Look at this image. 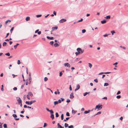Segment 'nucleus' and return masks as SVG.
<instances>
[{"label": "nucleus", "instance_id": "obj_1", "mask_svg": "<svg viewBox=\"0 0 128 128\" xmlns=\"http://www.w3.org/2000/svg\"><path fill=\"white\" fill-rule=\"evenodd\" d=\"M36 102L35 100H31L30 102H29L28 101H26L25 102V103L27 104L28 105H31L33 103H34Z\"/></svg>", "mask_w": 128, "mask_h": 128}, {"label": "nucleus", "instance_id": "obj_2", "mask_svg": "<svg viewBox=\"0 0 128 128\" xmlns=\"http://www.w3.org/2000/svg\"><path fill=\"white\" fill-rule=\"evenodd\" d=\"M102 107V105H100L99 104H98L97 105H96L95 108V110H96V108L98 109V110H100V109H101Z\"/></svg>", "mask_w": 128, "mask_h": 128}, {"label": "nucleus", "instance_id": "obj_3", "mask_svg": "<svg viewBox=\"0 0 128 128\" xmlns=\"http://www.w3.org/2000/svg\"><path fill=\"white\" fill-rule=\"evenodd\" d=\"M16 99L18 104H20V103L22 102V100L20 97H16Z\"/></svg>", "mask_w": 128, "mask_h": 128}, {"label": "nucleus", "instance_id": "obj_4", "mask_svg": "<svg viewBox=\"0 0 128 128\" xmlns=\"http://www.w3.org/2000/svg\"><path fill=\"white\" fill-rule=\"evenodd\" d=\"M66 19L62 18L59 21L60 23H62L64 22H65L66 21Z\"/></svg>", "mask_w": 128, "mask_h": 128}, {"label": "nucleus", "instance_id": "obj_5", "mask_svg": "<svg viewBox=\"0 0 128 128\" xmlns=\"http://www.w3.org/2000/svg\"><path fill=\"white\" fill-rule=\"evenodd\" d=\"M74 96V94L73 93H72L70 94V98L73 99Z\"/></svg>", "mask_w": 128, "mask_h": 128}, {"label": "nucleus", "instance_id": "obj_6", "mask_svg": "<svg viewBox=\"0 0 128 128\" xmlns=\"http://www.w3.org/2000/svg\"><path fill=\"white\" fill-rule=\"evenodd\" d=\"M80 86L79 84H78L76 85V88L75 89V91L78 90L80 88Z\"/></svg>", "mask_w": 128, "mask_h": 128}, {"label": "nucleus", "instance_id": "obj_7", "mask_svg": "<svg viewBox=\"0 0 128 128\" xmlns=\"http://www.w3.org/2000/svg\"><path fill=\"white\" fill-rule=\"evenodd\" d=\"M64 66H67L70 68V65L68 63H65L64 64Z\"/></svg>", "mask_w": 128, "mask_h": 128}, {"label": "nucleus", "instance_id": "obj_8", "mask_svg": "<svg viewBox=\"0 0 128 128\" xmlns=\"http://www.w3.org/2000/svg\"><path fill=\"white\" fill-rule=\"evenodd\" d=\"M58 128H64V127H62L60 125L59 123H58L57 124Z\"/></svg>", "mask_w": 128, "mask_h": 128}, {"label": "nucleus", "instance_id": "obj_9", "mask_svg": "<svg viewBox=\"0 0 128 128\" xmlns=\"http://www.w3.org/2000/svg\"><path fill=\"white\" fill-rule=\"evenodd\" d=\"M60 99L62 100H60V99L58 100V103H60L62 101H63L64 100V98H61Z\"/></svg>", "mask_w": 128, "mask_h": 128}, {"label": "nucleus", "instance_id": "obj_10", "mask_svg": "<svg viewBox=\"0 0 128 128\" xmlns=\"http://www.w3.org/2000/svg\"><path fill=\"white\" fill-rule=\"evenodd\" d=\"M58 27L57 26H55L53 27L52 28V31H54V30L55 29L56 30L58 29Z\"/></svg>", "mask_w": 128, "mask_h": 128}, {"label": "nucleus", "instance_id": "obj_11", "mask_svg": "<svg viewBox=\"0 0 128 128\" xmlns=\"http://www.w3.org/2000/svg\"><path fill=\"white\" fill-rule=\"evenodd\" d=\"M46 38H48V39L50 40H52L54 39V38L52 37H50L48 36H47L46 37Z\"/></svg>", "mask_w": 128, "mask_h": 128}, {"label": "nucleus", "instance_id": "obj_12", "mask_svg": "<svg viewBox=\"0 0 128 128\" xmlns=\"http://www.w3.org/2000/svg\"><path fill=\"white\" fill-rule=\"evenodd\" d=\"M28 94L31 96H33L31 92H29L28 93Z\"/></svg>", "mask_w": 128, "mask_h": 128}, {"label": "nucleus", "instance_id": "obj_13", "mask_svg": "<svg viewBox=\"0 0 128 128\" xmlns=\"http://www.w3.org/2000/svg\"><path fill=\"white\" fill-rule=\"evenodd\" d=\"M30 19V18L29 16L27 17L26 18V21L29 20Z\"/></svg>", "mask_w": 128, "mask_h": 128}, {"label": "nucleus", "instance_id": "obj_14", "mask_svg": "<svg viewBox=\"0 0 128 128\" xmlns=\"http://www.w3.org/2000/svg\"><path fill=\"white\" fill-rule=\"evenodd\" d=\"M91 111L90 110H86L84 111V113L85 114H88Z\"/></svg>", "mask_w": 128, "mask_h": 128}, {"label": "nucleus", "instance_id": "obj_15", "mask_svg": "<svg viewBox=\"0 0 128 128\" xmlns=\"http://www.w3.org/2000/svg\"><path fill=\"white\" fill-rule=\"evenodd\" d=\"M59 46L58 44L57 43H56L54 44V46L55 47L58 46Z\"/></svg>", "mask_w": 128, "mask_h": 128}, {"label": "nucleus", "instance_id": "obj_16", "mask_svg": "<svg viewBox=\"0 0 128 128\" xmlns=\"http://www.w3.org/2000/svg\"><path fill=\"white\" fill-rule=\"evenodd\" d=\"M50 117L52 118V119H53L54 118V117L53 114H51Z\"/></svg>", "mask_w": 128, "mask_h": 128}, {"label": "nucleus", "instance_id": "obj_17", "mask_svg": "<svg viewBox=\"0 0 128 128\" xmlns=\"http://www.w3.org/2000/svg\"><path fill=\"white\" fill-rule=\"evenodd\" d=\"M84 52V50H82L81 49V50H80V52H78V53H79L80 54H81L83 52Z\"/></svg>", "mask_w": 128, "mask_h": 128}, {"label": "nucleus", "instance_id": "obj_18", "mask_svg": "<svg viewBox=\"0 0 128 128\" xmlns=\"http://www.w3.org/2000/svg\"><path fill=\"white\" fill-rule=\"evenodd\" d=\"M101 22L102 24H104L106 23V20H103L101 21Z\"/></svg>", "mask_w": 128, "mask_h": 128}, {"label": "nucleus", "instance_id": "obj_19", "mask_svg": "<svg viewBox=\"0 0 128 128\" xmlns=\"http://www.w3.org/2000/svg\"><path fill=\"white\" fill-rule=\"evenodd\" d=\"M32 80V78L31 77H30L29 79V82L28 83L29 84H30V82H31V80Z\"/></svg>", "mask_w": 128, "mask_h": 128}, {"label": "nucleus", "instance_id": "obj_20", "mask_svg": "<svg viewBox=\"0 0 128 128\" xmlns=\"http://www.w3.org/2000/svg\"><path fill=\"white\" fill-rule=\"evenodd\" d=\"M88 64L89 65V67H90V68H91L92 66V64L90 63H88Z\"/></svg>", "mask_w": 128, "mask_h": 128}, {"label": "nucleus", "instance_id": "obj_21", "mask_svg": "<svg viewBox=\"0 0 128 128\" xmlns=\"http://www.w3.org/2000/svg\"><path fill=\"white\" fill-rule=\"evenodd\" d=\"M104 18L107 19H110V16L109 15L107 16L106 17H105Z\"/></svg>", "mask_w": 128, "mask_h": 128}, {"label": "nucleus", "instance_id": "obj_22", "mask_svg": "<svg viewBox=\"0 0 128 128\" xmlns=\"http://www.w3.org/2000/svg\"><path fill=\"white\" fill-rule=\"evenodd\" d=\"M76 50L78 52H80V50H81V48H78Z\"/></svg>", "mask_w": 128, "mask_h": 128}, {"label": "nucleus", "instance_id": "obj_23", "mask_svg": "<svg viewBox=\"0 0 128 128\" xmlns=\"http://www.w3.org/2000/svg\"><path fill=\"white\" fill-rule=\"evenodd\" d=\"M90 93V92H86L83 94V95L84 96H85L87 94H88Z\"/></svg>", "mask_w": 128, "mask_h": 128}, {"label": "nucleus", "instance_id": "obj_24", "mask_svg": "<svg viewBox=\"0 0 128 128\" xmlns=\"http://www.w3.org/2000/svg\"><path fill=\"white\" fill-rule=\"evenodd\" d=\"M19 44H16V45L14 46V47L15 49H16L17 47V46H18V45Z\"/></svg>", "mask_w": 128, "mask_h": 128}, {"label": "nucleus", "instance_id": "obj_25", "mask_svg": "<svg viewBox=\"0 0 128 128\" xmlns=\"http://www.w3.org/2000/svg\"><path fill=\"white\" fill-rule=\"evenodd\" d=\"M58 101H55L54 102V104L55 105L58 104Z\"/></svg>", "mask_w": 128, "mask_h": 128}, {"label": "nucleus", "instance_id": "obj_26", "mask_svg": "<svg viewBox=\"0 0 128 128\" xmlns=\"http://www.w3.org/2000/svg\"><path fill=\"white\" fill-rule=\"evenodd\" d=\"M7 44V43L6 42H4L3 44V46H5Z\"/></svg>", "mask_w": 128, "mask_h": 128}, {"label": "nucleus", "instance_id": "obj_27", "mask_svg": "<svg viewBox=\"0 0 128 128\" xmlns=\"http://www.w3.org/2000/svg\"><path fill=\"white\" fill-rule=\"evenodd\" d=\"M70 117H67L66 118V119H64V121L66 122V120H68V119L70 118Z\"/></svg>", "mask_w": 128, "mask_h": 128}, {"label": "nucleus", "instance_id": "obj_28", "mask_svg": "<svg viewBox=\"0 0 128 128\" xmlns=\"http://www.w3.org/2000/svg\"><path fill=\"white\" fill-rule=\"evenodd\" d=\"M101 112H98L97 114H96L95 115H94L93 116H95L97 115L98 114H101Z\"/></svg>", "mask_w": 128, "mask_h": 128}, {"label": "nucleus", "instance_id": "obj_29", "mask_svg": "<svg viewBox=\"0 0 128 128\" xmlns=\"http://www.w3.org/2000/svg\"><path fill=\"white\" fill-rule=\"evenodd\" d=\"M61 119L62 120H63V119H64V115L63 114H62V115H61Z\"/></svg>", "mask_w": 128, "mask_h": 128}, {"label": "nucleus", "instance_id": "obj_30", "mask_svg": "<svg viewBox=\"0 0 128 128\" xmlns=\"http://www.w3.org/2000/svg\"><path fill=\"white\" fill-rule=\"evenodd\" d=\"M68 126V124L66 123H65L64 124V126L65 128H66Z\"/></svg>", "mask_w": 128, "mask_h": 128}, {"label": "nucleus", "instance_id": "obj_31", "mask_svg": "<svg viewBox=\"0 0 128 128\" xmlns=\"http://www.w3.org/2000/svg\"><path fill=\"white\" fill-rule=\"evenodd\" d=\"M48 80V78L47 77H45L44 79V80L45 82L46 81Z\"/></svg>", "mask_w": 128, "mask_h": 128}, {"label": "nucleus", "instance_id": "obj_32", "mask_svg": "<svg viewBox=\"0 0 128 128\" xmlns=\"http://www.w3.org/2000/svg\"><path fill=\"white\" fill-rule=\"evenodd\" d=\"M116 98L118 99H119L120 98L121 96L120 95H118L116 96Z\"/></svg>", "mask_w": 128, "mask_h": 128}, {"label": "nucleus", "instance_id": "obj_33", "mask_svg": "<svg viewBox=\"0 0 128 128\" xmlns=\"http://www.w3.org/2000/svg\"><path fill=\"white\" fill-rule=\"evenodd\" d=\"M41 16H42L41 14H38V15H37L36 16L37 18L41 17Z\"/></svg>", "mask_w": 128, "mask_h": 128}, {"label": "nucleus", "instance_id": "obj_34", "mask_svg": "<svg viewBox=\"0 0 128 128\" xmlns=\"http://www.w3.org/2000/svg\"><path fill=\"white\" fill-rule=\"evenodd\" d=\"M110 32L112 33V35H113L115 33V31L114 30L111 31Z\"/></svg>", "mask_w": 128, "mask_h": 128}, {"label": "nucleus", "instance_id": "obj_35", "mask_svg": "<svg viewBox=\"0 0 128 128\" xmlns=\"http://www.w3.org/2000/svg\"><path fill=\"white\" fill-rule=\"evenodd\" d=\"M3 126L4 128H7V125L6 124H4L3 125Z\"/></svg>", "mask_w": 128, "mask_h": 128}, {"label": "nucleus", "instance_id": "obj_36", "mask_svg": "<svg viewBox=\"0 0 128 128\" xmlns=\"http://www.w3.org/2000/svg\"><path fill=\"white\" fill-rule=\"evenodd\" d=\"M108 84L107 83H104V86H108Z\"/></svg>", "mask_w": 128, "mask_h": 128}, {"label": "nucleus", "instance_id": "obj_37", "mask_svg": "<svg viewBox=\"0 0 128 128\" xmlns=\"http://www.w3.org/2000/svg\"><path fill=\"white\" fill-rule=\"evenodd\" d=\"M68 128H73L74 126L73 125H71L68 126Z\"/></svg>", "mask_w": 128, "mask_h": 128}, {"label": "nucleus", "instance_id": "obj_38", "mask_svg": "<svg viewBox=\"0 0 128 128\" xmlns=\"http://www.w3.org/2000/svg\"><path fill=\"white\" fill-rule=\"evenodd\" d=\"M56 117H58L59 116V115L58 113L56 112Z\"/></svg>", "mask_w": 128, "mask_h": 128}, {"label": "nucleus", "instance_id": "obj_39", "mask_svg": "<svg viewBox=\"0 0 128 128\" xmlns=\"http://www.w3.org/2000/svg\"><path fill=\"white\" fill-rule=\"evenodd\" d=\"M50 112V113L51 114H53L54 113V112L52 110H50L49 111Z\"/></svg>", "mask_w": 128, "mask_h": 128}, {"label": "nucleus", "instance_id": "obj_40", "mask_svg": "<svg viewBox=\"0 0 128 128\" xmlns=\"http://www.w3.org/2000/svg\"><path fill=\"white\" fill-rule=\"evenodd\" d=\"M12 116L14 118H16L17 117V116L16 114H13L12 115Z\"/></svg>", "mask_w": 128, "mask_h": 128}, {"label": "nucleus", "instance_id": "obj_41", "mask_svg": "<svg viewBox=\"0 0 128 128\" xmlns=\"http://www.w3.org/2000/svg\"><path fill=\"white\" fill-rule=\"evenodd\" d=\"M5 54L6 56H10V54L9 52H8L6 53Z\"/></svg>", "mask_w": 128, "mask_h": 128}, {"label": "nucleus", "instance_id": "obj_42", "mask_svg": "<svg viewBox=\"0 0 128 128\" xmlns=\"http://www.w3.org/2000/svg\"><path fill=\"white\" fill-rule=\"evenodd\" d=\"M54 43V42L53 41H51L50 42V44L51 45H52Z\"/></svg>", "mask_w": 128, "mask_h": 128}, {"label": "nucleus", "instance_id": "obj_43", "mask_svg": "<svg viewBox=\"0 0 128 128\" xmlns=\"http://www.w3.org/2000/svg\"><path fill=\"white\" fill-rule=\"evenodd\" d=\"M20 60H18L17 61V64H20Z\"/></svg>", "mask_w": 128, "mask_h": 128}, {"label": "nucleus", "instance_id": "obj_44", "mask_svg": "<svg viewBox=\"0 0 128 128\" xmlns=\"http://www.w3.org/2000/svg\"><path fill=\"white\" fill-rule=\"evenodd\" d=\"M8 22H11V20H7L6 22V24H7V23H8Z\"/></svg>", "mask_w": 128, "mask_h": 128}, {"label": "nucleus", "instance_id": "obj_45", "mask_svg": "<svg viewBox=\"0 0 128 128\" xmlns=\"http://www.w3.org/2000/svg\"><path fill=\"white\" fill-rule=\"evenodd\" d=\"M66 116H70L69 113L68 112H66Z\"/></svg>", "mask_w": 128, "mask_h": 128}, {"label": "nucleus", "instance_id": "obj_46", "mask_svg": "<svg viewBox=\"0 0 128 128\" xmlns=\"http://www.w3.org/2000/svg\"><path fill=\"white\" fill-rule=\"evenodd\" d=\"M14 27H12L11 29L10 30V32H11V33H12V31L13 30V29H14Z\"/></svg>", "mask_w": 128, "mask_h": 128}, {"label": "nucleus", "instance_id": "obj_47", "mask_svg": "<svg viewBox=\"0 0 128 128\" xmlns=\"http://www.w3.org/2000/svg\"><path fill=\"white\" fill-rule=\"evenodd\" d=\"M83 19L82 18H81L80 19V20H78L77 22H81L83 20Z\"/></svg>", "mask_w": 128, "mask_h": 128}, {"label": "nucleus", "instance_id": "obj_48", "mask_svg": "<svg viewBox=\"0 0 128 128\" xmlns=\"http://www.w3.org/2000/svg\"><path fill=\"white\" fill-rule=\"evenodd\" d=\"M86 32V30L85 29H83L82 30V33H84Z\"/></svg>", "mask_w": 128, "mask_h": 128}, {"label": "nucleus", "instance_id": "obj_49", "mask_svg": "<svg viewBox=\"0 0 128 128\" xmlns=\"http://www.w3.org/2000/svg\"><path fill=\"white\" fill-rule=\"evenodd\" d=\"M76 112V111L74 110H72V113H74V114H75Z\"/></svg>", "mask_w": 128, "mask_h": 128}, {"label": "nucleus", "instance_id": "obj_50", "mask_svg": "<svg viewBox=\"0 0 128 128\" xmlns=\"http://www.w3.org/2000/svg\"><path fill=\"white\" fill-rule=\"evenodd\" d=\"M17 88L16 87H14L13 88V89L14 90H17Z\"/></svg>", "mask_w": 128, "mask_h": 128}, {"label": "nucleus", "instance_id": "obj_51", "mask_svg": "<svg viewBox=\"0 0 128 128\" xmlns=\"http://www.w3.org/2000/svg\"><path fill=\"white\" fill-rule=\"evenodd\" d=\"M62 72H60V73L59 76H62Z\"/></svg>", "mask_w": 128, "mask_h": 128}, {"label": "nucleus", "instance_id": "obj_52", "mask_svg": "<svg viewBox=\"0 0 128 128\" xmlns=\"http://www.w3.org/2000/svg\"><path fill=\"white\" fill-rule=\"evenodd\" d=\"M24 84L22 85V86H21V88L22 89V88H23L24 87Z\"/></svg>", "mask_w": 128, "mask_h": 128}, {"label": "nucleus", "instance_id": "obj_53", "mask_svg": "<svg viewBox=\"0 0 128 128\" xmlns=\"http://www.w3.org/2000/svg\"><path fill=\"white\" fill-rule=\"evenodd\" d=\"M56 12L55 11H54L53 12V14L55 15L56 16Z\"/></svg>", "mask_w": 128, "mask_h": 128}, {"label": "nucleus", "instance_id": "obj_54", "mask_svg": "<svg viewBox=\"0 0 128 128\" xmlns=\"http://www.w3.org/2000/svg\"><path fill=\"white\" fill-rule=\"evenodd\" d=\"M29 96V95H28V94H27V96H27V98L29 100V99H30V97L29 96Z\"/></svg>", "mask_w": 128, "mask_h": 128}, {"label": "nucleus", "instance_id": "obj_55", "mask_svg": "<svg viewBox=\"0 0 128 128\" xmlns=\"http://www.w3.org/2000/svg\"><path fill=\"white\" fill-rule=\"evenodd\" d=\"M94 81L96 82H98V80L97 79H95L94 80Z\"/></svg>", "mask_w": 128, "mask_h": 128}, {"label": "nucleus", "instance_id": "obj_56", "mask_svg": "<svg viewBox=\"0 0 128 128\" xmlns=\"http://www.w3.org/2000/svg\"><path fill=\"white\" fill-rule=\"evenodd\" d=\"M120 91H118V92H117L116 94H120Z\"/></svg>", "mask_w": 128, "mask_h": 128}, {"label": "nucleus", "instance_id": "obj_57", "mask_svg": "<svg viewBox=\"0 0 128 128\" xmlns=\"http://www.w3.org/2000/svg\"><path fill=\"white\" fill-rule=\"evenodd\" d=\"M46 123H44V125L43 127H45L46 126Z\"/></svg>", "mask_w": 128, "mask_h": 128}, {"label": "nucleus", "instance_id": "obj_58", "mask_svg": "<svg viewBox=\"0 0 128 128\" xmlns=\"http://www.w3.org/2000/svg\"><path fill=\"white\" fill-rule=\"evenodd\" d=\"M70 102V100L69 99H68L66 100V102L68 103Z\"/></svg>", "mask_w": 128, "mask_h": 128}, {"label": "nucleus", "instance_id": "obj_59", "mask_svg": "<svg viewBox=\"0 0 128 128\" xmlns=\"http://www.w3.org/2000/svg\"><path fill=\"white\" fill-rule=\"evenodd\" d=\"M28 80H26V85H28V81H27Z\"/></svg>", "mask_w": 128, "mask_h": 128}, {"label": "nucleus", "instance_id": "obj_60", "mask_svg": "<svg viewBox=\"0 0 128 128\" xmlns=\"http://www.w3.org/2000/svg\"><path fill=\"white\" fill-rule=\"evenodd\" d=\"M110 73V72H104V74H109Z\"/></svg>", "mask_w": 128, "mask_h": 128}, {"label": "nucleus", "instance_id": "obj_61", "mask_svg": "<svg viewBox=\"0 0 128 128\" xmlns=\"http://www.w3.org/2000/svg\"><path fill=\"white\" fill-rule=\"evenodd\" d=\"M38 34H41V31H39L38 32Z\"/></svg>", "mask_w": 128, "mask_h": 128}, {"label": "nucleus", "instance_id": "obj_62", "mask_svg": "<svg viewBox=\"0 0 128 128\" xmlns=\"http://www.w3.org/2000/svg\"><path fill=\"white\" fill-rule=\"evenodd\" d=\"M12 43V41H10V42L9 44L10 45H11Z\"/></svg>", "mask_w": 128, "mask_h": 128}, {"label": "nucleus", "instance_id": "obj_63", "mask_svg": "<svg viewBox=\"0 0 128 128\" xmlns=\"http://www.w3.org/2000/svg\"><path fill=\"white\" fill-rule=\"evenodd\" d=\"M28 106L26 105H24V107L25 108H27Z\"/></svg>", "mask_w": 128, "mask_h": 128}, {"label": "nucleus", "instance_id": "obj_64", "mask_svg": "<svg viewBox=\"0 0 128 128\" xmlns=\"http://www.w3.org/2000/svg\"><path fill=\"white\" fill-rule=\"evenodd\" d=\"M79 54H80L79 53H78V52H75V54L76 55H78Z\"/></svg>", "mask_w": 128, "mask_h": 128}]
</instances>
